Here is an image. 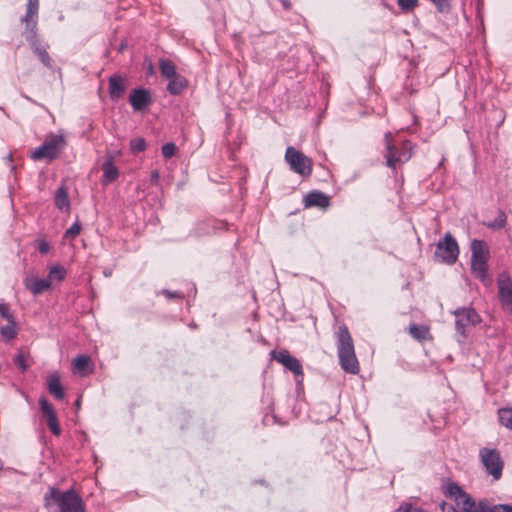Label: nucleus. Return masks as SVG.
Returning <instances> with one entry per match:
<instances>
[{
	"instance_id": "nucleus-25",
	"label": "nucleus",
	"mask_w": 512,
	"mask_h": 512,
	"mask_svg": "<svg viewBox=\"0 0 512 512\" xmlns=\"http://www.w3.org/2000/svg\"><path fill=\"white\" fill-rule=\"evenodd\" d=\"M506 223L507 216L503 210L499 209L495 219L493 221L486 222L485 226L493 230H500L506 226Z\"/></svg>"
},
{
	"instance_id": "nucleus-4",
	"label": "nucleus",
	"mask_w": 512,
	"mask_h": 512,
	"mask_svg": "<svg viewBox=\"0 0 512 512\" xmlns=\"http://www.w3.org/2000/svg\"><path fill=\"white\" fill-rule=\"evenodd\" d=\"M66 139L61 134L51 133L46 136L43 144L34 149V160H45L47 163L59 158L66 147Z\"/></svg>"
},
{
	"instance_id": "nucleus-37",
	"label": "nucleus",
	"mask_w": 512,
	"mask_h": 512,
	"mask_svg": "<svg viewBox=\"0 0 512 512\" xmlns=\"http://www.w3.org/2000/svg\"><path fill=\"white\" fill-rule=\"evenodd\" d=\"M37 244V248L42 255H46L50 252L51 246L45 239H38Z\"/></svg>"
},
{
	"instance_id": "nucleus-44",
	"label": "nucleus",
	"mask_w": 512,
	"mask_h": 512,
	"mask_svg": "<svg viewBox=\"0 0 512 512\" xmlns=\"http://www.w3.org/2000/svg\"><path fill=\"white\" fill-rule=\"evenodd\" d=\"M280 2H281L282 6H283V8L285 10H290L291 9L292 5H291V2L289 0H280Z\"/></svg>"
},
{
	"instance_id": "nucleus-23",
	"label": "nucleus",
	"mask_w": 512,
	"mask_h": 512,
	"mask_svg": "<svg viewBox=\"0 0 512 512\" xmlns=\"http://www.w3.org/2000/svg\"><path fill=\"white\" fill-rule=\"evenodd\" d=\"M159 65L163 77L170 79L175 78V76L178 75L176 67L172 61L168 59H161Z\"/></svg>"
},
{
	"instance_id": "nucleus-8",
	"label": "nucleus",
	"mask_w": 512,
	"mask_h": 512,
	"mask_svg": "<svg viewBox=\"0 0 512 512\" xmlns=\"http://www.w3.org/2000/svg\"><path fill=\"white\" fill-rule=\"evenodd\" d=\"M479 456L486 472L491 475L494 480H499L504 467V462L499 451L497 449L482 448L479 451Z\"/></svg>"
},
{
	"instance_id": "nucleus-38",
	"label": "nucleus",
	"mask_w": 512,
	"mask_h": 512,
	"mask_svg": "<svg viewBox=\"0 0 512 512\" xmlns=\"http://www.w3.org/2000/svg\"><path fill=\"white\" fill-rule=\"evenodd\" d=\"M14 363L18 366V368L21 371H25L26 370L27 366L25 364L24 357L21 354H18V355L15 356Z\"/></svg>"
},
{
	"instance_id": "nucleus-31",
	"label": "nucleus",
	"mask_w": 512,
	"mask_h": 512,
	"mask_svg": "<svg viewBox=\"0 0 512 512\" xmlns=\"http://www.w3.org/2000/svg\"><path fill=\"white\" fill-rule=\"evenodd\" d=\"M35 53L39 57L40 61L43 63V65L49 69H52V59L45 50V48L37 47L35 50Z\"/></svg>"
},
{
	"instance_id": "nucleus-43",
	"label": "nucleus",
	"mask_w": 512,
	"mask_h": 512,
	"mask_svg": "<svg viewBox=\"0 0 512 512\" xmlns=\"http://www.w3.org/2000/svg\"><path fill=\"white\" fill-rule=\"evenodd\" d=\"M159 172L157 170H154L151 172V182L154 184H157L159 181Z\"/></svg>"
},
{
	"instance_id": "nucleus-32",
	"label": "nucleus",
	"mask_w": 512,
	"mask_h": 512,
	"mask_svg": "<svg viewBox=\"0 0 512 512\" xmlns=\"http://www.w3.org/2000/svg\"><path fill=\"white\" fill-rule=\"evenodd\" d=\"M90 363V357L79 355L73 360L74 367L78 371H84Z\"/></svg>"
},
{
	"instance_id": "nucleus-40",
	"label": "nucleus",
	"mask_w": 512,
	"mask_h": 512,
	"mask_svg": "<svg viewBox=\"0 0 512 512\" xmlns=\"http://www.w3.org/2000/svg\"><path fill=\"white\" fill-rule=\"evenodd\" d=\"M398 511L399 512H421L420 509L413 507L411 504H406L404 506H400Z\"/></svg>"
},
{
	"instance_id": "nucleus-34",
	"label": "nucleus",
	"mask_w": 512,
	"mask_h": 512,
	"mask_svg": "<svg viewBox=\"0 0 512 512\" xmlns=\"http://www.w3.org/2000/svg\"><path fill=\"white\" fill-rule=\"evenodd\" d=\"M176 145L173 142L164 144L161 148L162 155L165 159H169L176 153Z\"/></svg>"
},
{
	"instance_id": "nucleus-1",
	"label": "nucleus",
	"mask_w": 512,
	"mask_h": 512,
	"mask_svg": "<svg viewBox=\"0 0 512 512\" xmlns=\"http://www.w3.org/2000/svg\"><path fill=\"white\" fill-rule=\"evenodd\" d=\"M337 352L341 368L350 374H358L360 365L355 354L352 336L345 324L338 327L336 332Z\"/></svg>"
},
{
	"instance_id": "nucleus-10",
	"label": "nucleus",
	"mask_w": 512,
	"mask_h": 512,
	"mask_svg": "<svg viewBox=\"0 0 512 512\" xmlns=\"http://www.w3.org/2000/svg\"><path fill=\"white\" fill-rule=\"evenodd\" d=\"M498 298L502 308L512 314V279L508 273H500L497 278Z\"/></svg>"
},
{
	"instance_id": "nucleus-28",
	"label": "nucleus",
	"mask_w": 512,
	"mask_h": 512,
	"mask_svg": "<svg viewBox=\"0 0 512 512\" xmlns=\"http://www.w3.org/2000/svg\"><path fill=\"white\" fill-rule=\"evenodd\" d=\"M65 276H66V270L63 267L53 266L50 269L47 277L53 283L54 281L61 282L62 280H64Z\"/></svg>"
},
{
	"instance_id": "nucleus-2",
	"label": "nucleus",
	"mask_w": 512,
	"mask_h": 512,
	"mask_svg": "<svg viewBox=\"0 0 512 512\" xmlns=\"http://www.w3.org/2000/svg\"><path fill=\"white\" fill-rule=\"evenodd\" d=\"M385 150L383 157L388 168L396 170L397 167L409 161L413 155V145L409 140L403 141L400 146L394 143L393 136L387 132L384 136Z\"/></svg>"
},
{
	"instance_id": "nucleus-13",
	"label": "nucleus",
	"mask_w": 512,
	"mask_h": 512,
	"mask_svg": "<svg viewBox=\"0 0 512 512\" xmlns=\"http://www.w3.org/2000/svg\"><path fill=\"white\" fill-rule=\"evenodd\" d=\"M129 102L135 111H142L152 102L150 92L144 88L134 89L130 94Z\"/></svg>"
},
{
	"instance_id": "nucleus-35",
	"label": "nucleus",
	"mask_w": 512,
	"mask_h": 512,
	"mask_svg": "<svg viewBox=\"0 0 512 512\" xmlns=\"http://www.w3.org/2000/svg\"><path fill=\"white\" fill-rule=\"evenodd\" d=\"M130 147L133 152H142L146 148V142L143 138H135L131 140Z\"/></svg>"
},
{
	"instance_id": "nucleus-39",
	"label": "nucleus",
	"mask_w": 512,
	"mask_h": 512,
	"mask_svg": "<svg viewBox=\"0 0 512 512\" xmlns=\"http://www.w3.org/2000/svg\"><path fill=\"white\" fill-rule=\"evenodd\" d=\"M0 315L1 317L7 319V320H11V315L9 313V307L7 304L5 303H0Z\"/></svg>"
},
{
	"instance_id": "nucleus-14",
	"label": "nucleus",
	"mask_w": 512,
	"mask_h": 512,
	"mask_svg": "<svg viewBox=\"0 0 512 512\" xmlns=\"http://www.w3.org/2000/svg\"><path fill=\"white\" fill-rule=\"evenodd\" d=\"M126 91V79L120 75L109 78V96L113 101L118 100Z\"/></svg>"
},
{
	"instance_id": "nucleus-22",
	"label": "nucleus",
	"mask_w": 512,
	"mask_h": 512,
	"mask_svg": "<svg viewBox=\"0 0 512 512\" xmlns=\"http://www.w3.org/2000/svg\"><path fill=\"white\" fill-rule=\"evenodd\" d=\"M55 205L62 211H69L70 201L68 198L67 189L65 187H60L57 189L55 193Z\"/></svg>"
},
{
	"instance_id": "nucleus-47",
	"label": "nucleus",
	"mask_w": 512,
	"mask_h": 512,
	"mask_svg": "<svg viewBox=\"0 0 512 512\" xmlns=\"http://www.w3.org/2000/svg\"><path fill=\"white\" fill-rule=\"evenodd\" d=\"M36 2H37V0H34V7L36 6Z\"/></svg>"
},
{
	"instance_id": "nucleus-17",
	"label": "nucleus",
	"mask_w": 512,
	"mask_h": 512,
	"mask_svg": "<svg viewBox=\"0 0 512 512\" xmlns=\"http://www.w3.org/2000/svg\"><path fill=\"white\" fill-rule=\"evenodd\" d=\"M47 389L49 393L56 399L60 400L64 398V390L60 382V376L58 373H52L47 376L46 379Z\"/></svg>"
},
{
	"instance_id": "nucleus-15",
	"label": "nucleus",
	"mask_w": 512,
	"mask_h": 512,
	"mask_svg": "<svg viewBox=\"0 0 512 512\" xmlns=\"http://www.w3.org/2000/svg\"><path fill=\"white\" fill-rule=\"evenodd\" d=\"M330 204L329 197L320 191H312L304 197L305 207L326 208Z\"/></svg>"
},
{
	"instance_id": "nucleus-46",
	"label": "nucleus",
	"mask_w": 512,
	"mask_h": 512,
	"mask_svg": "<svg viewBox=\"0 0 512 512\" xmlns=\"http://www.w3.org/2000/svg\"><path fill=\"white\" fill-rule=\"evenodd\" d=\"M2 468H3V463H2V461L0 460V471L2 470Z\"/></svg>"
},
{
	"instance_id": "nucleus-6",
	"label": "nucleus",
	"mask_w": 512,
	"mask_h": 512,
	"mask_svg": "<svg viewBox=\"0 0 512 512\" xmlns=\"http://www.w3.org/2000/svg\"><path fill=\"white\" fill-rule=\"evenodd\" d=\"M446 495L455 500L463 512H482V500L476 502L468 493H466L458 484L452 482L447 485Z\"/></svg>"
},
{
	"instance_id": "nucleus-16",
	"label": "nucleus",
	"mask_w": 512,
	"mask_h": 512,
	"mask_svg": "<svg viewBox=\"0 0 512 512\" xmlns=\"http://www.w3.org/2000/svg\"><path fill=\"white\" fill-rule=\"evenodd\" d=\"M471 269H472L473 274L478 279H480L486 286L491 285L492 279L487 274V270H488L487 261L471 259Z\"/></svg>"
},
{
	"instance_id": "nucleus-42",
	"label": "nucleus",
	"mask_w": 512,
	"mask_h": 512,
	"mask_svg": "<svg viewBox=\"0 0 512 512\" xmlns=\"http://www.w3.org/2000/svg\"><path fill=\"white\" fill-rule=\"evenodd\" d=\"M162 294H164L166 296V298H168V299L182 298V295L179 292H176V291L172 292V291H169V290H163Z\"/></svg>"
},
{
	"instance_id": "nucleus-12",
	"label": "nucleus",
	"mask_w": 512,
	"mask_h": 512,
	"mask_svg": "<svg viewBox=\"0 0 512 512\" xmlns=\"http://www.w3.org/2000/svg\"><path fill=\"white\" fill-rule=\"evenodd\" d=\"M271 356L274 360L281 363L286 369L295 375H303L302 366L297 358L292 356L287 350L272 351Z\"/></svg>"
},
{
	"instance_id": "nucleus-11",
	"label": "nucleus",
	"mask_w": 512,
	"mask_h": 512,
	"mask_svg": "<svg viewBox=\"0 0 512 512\" xmlns=\"http://www.w3.org/2000/svg\"><path fill=\"white\" fill-rule=\"evenodd\" d=\"M39 404L42 413V421L47 425L53 435L60 436L61 428L53 406L44 397L39 399Z\"/></svg>"
},
{
	"instance_id": "nucleus-26",
	"label": "nucleus",
	"mask_w": 512,
	"mask_h": 512,
	"mask_svg": "<svg viewBox=\"0 0 512 512\" xmlns=\"http://www.w3.org/2000/svg\"><path fill=\"white\" fill-rule=\"evenodd\" d=\"M498 419L501 425L512 430V407H504L499 409Z\"/></svg>"
},
{
	"instance_id": "nucleus-21",
	"label": "nucleus",
	"mask_w": 512,
	"mask_h": 512,
	"mask_svg": "<svg viewBox=\"0 0 512 512\" xmlns=\"http://www.w3.org/2000/svg\"><path fill=\"white\" fill-rule=\"evenodd\" d=\"M409 333L414 339H416L418 341H425V340L432 339L429 328H428V326H425V325L411 324L409 326Z\"/></svg>"
},
{
	"instance_id": "nucleus-30",
	"label": "nucleus",
	"mask_w": 512,
	"mask_h": 512,
	"mask_svg": "<svg viewBox=\"0 0 512 512\" xmlns=\"http://www.w3.org/2000/svg\"><path fill=\"white\" fill-rule=\"evenodd\" d=\"M0 333L5 340L13 339L16 336L15 323L12 320H10L9 324L3 326L0 329Z\"/></svg>"
},
{
	"instance_id": "nucleus-29",
	"label": "nucleus",
	"mask_w": 512,
	"mask_h": 512,
	"mask_svg": "<svg viewBox=\"0 0 512 512\" xmlns=\"http://www.w3.org/2000/svg\"><path fill=\"white\" fill-rule=\"evenodd\" d=\"M52 285V282L48 277L43 279L34 278V294L42 293L48 290Z\"/></svg>"
},
{
	"instance_id": "nucleus-18",
	"label": "nucleus",
	"mask_w": 512,
	"mask_h": 512,
	"mask_svg": "<svg viewBox=\"0 0 512 512\" xmlns=\"http://www.w3.org/2000/svg\"><path fill=\"white\" fill-rule=\"evenodd\" d=\"M471 259L472 260H488L489 250L487 244L482 240H473L471 242Z\"/></svg>"
},
{
	"instance_id": "nucleus-5",
	"label": "nucleus",
	"mask_w": 512,
	"mask_h": 512,
	"mask_svg": "<svg viewBox=\"0 0 512 512\" xmlns=\"http://www.w3.org/2000/svg\"><path fill=\"white\" fill-rule=\"evenodd\" d=\"M455 329L457 332V341L462 343L467 337V333L480 322V317L472 308H459L454 311Z\"/></svg>"
},
{
	"instance_id": "nucleus-41",
	"label": "nucleus",
	"mask_w": 512,
	"mask_h": 512,
	"mask_svg": "<svg viewBox=\"0 0 512 512\" xmlns=\"http://www.w3.org/2000/svg\"><path fill=\"white\" fill-rule=\"evenodd\" d=\"M440 507L442 512H460L453 505L446 502H442Z\"/></svg>"
},
{
	"instance_id": "nucleus-9",
	"label": "nucleus",
	"mask_w": 512,
	"mask_h": 512,
	"mask_svg": "<svg viewBox=\"0 0 512 512\" xmlns=\"http://www.w3.org/2000/svg\"><path fill=\"white\" fill-rule=\"evenodd\" d=\"M459 247L455 238L446 233L443 240H440L436 246L435 257L441 262L454 264L457 261Z\"/></svg>"
},
{
	"instance_id": "nucleus-36",
	"label": "nucleus",
	"mask_w": 512,
	"mask_h": 512,
	"mask_svg": "<svg viewBox=\"0 0 512 512\" xmlns=\"http://www.w3.org/2000/svg\"><path fill=\"white\" fill-rule=\"evenodd\" d=\"M397 3L403 11H411L417 6L418 0H397Z\"/></svg>"
},
{
	"instance_id": "nucleus-27",
	"label": "nucleus",
	"mask_w": 512,
	"mask_h": 512,
	"mask_svg": "<svg viewBox=\"0 0 512 512\" xmlns=\"http://www.w3.org/2000/svg\"><path fill=\"white\" fill-rule=\"evenodd\" d=\"M32 17V0H27L26 4V14L23 18H21V22L25 23V38L29 41L32 39V32L29 30V24Z\"/></svg>"
},
{
	"instance_id": "nucleus-3",
	"label": "nucleus",
	"mask_w": 512,
	"mask_h": 512,
	"mask_svg": "<svg viewBox=\"0 0 512 512\" xmlns=\"http://www.w3.org/2000/svg\"><path fill=\"white\" fill-rule=\"evenodd\" d=\"M45 500L48 505L52 500L59 507V512H85L82 498L73 489L60 492L55 488H50Z\"/></svg>"
},
{
	"instance_id": "nucleus-19",
	"label": "nucleus",
	"mask_w": 512,
	"mask_h": 512,
	"mask_svg": "<svg viewBox=\"0 0 512 512\" xmlns=\"http://www.w3.org/2000/svg\"><path fill=\"white\" fill-rule=\"evenodd\" d=\"M102 170H103V180H102L103 184L111 183V182L115 181L119 176L118 169L114 165L112 157H109L105 161V163L102 165Z\"/></svg>"
},
{
	"instance_id": "nucleus-24",
	"label": "nucleus",
	"mask_w": 512,
	"mask_h": 512,
	"mask_svg": "<svg viewBox=\"0 0 512 512\" xmlns=\"http://www.w3.org/2000/svg\"><path fill=\"white\" fill-rule=\"evenodd\" d=\"M482 512H512V505L509 504H489L488 500L482 499Z\"/></svg>"
},
{
	"instance_id": "nucleus-7",
	"label": "nucleus",
	"mask_w": 512,
	"mask_h": 512,
	"mask_svg": "<svg viewBox=\"0 0 512 512\" xmlns=\"http://www.w3.org/2000/svg\"><path fill=\"white\" fill-rule=\"evenodd\" d=\"M285 160L291 170L302 177H308L312 173V161L302 152L289 146L285 152Z\"/></svg>"
},
{
	"instance_id": "nucleus-45",
	"label": "nucleus",
	"mask_w": 512,
	"mask_h": 512,
	"mask_svg": "<svg viewBox=\"0 0 512 512\" xmlns=\"http://www.w3.org/2000/svg\"><path fill=\"white\" fill-rule=\"evenodd\" d=\"M25 286L27 289L32 290V279L29 277L25 278Z\"/></svg>"
},
{
	"instance_id": "nucleus-33",
	"label": "nucleus",
	"mask_w": 512,
	"mask_h": 512,
	"mask_svg": "<svg viewBox=\"0 0 512 512\" xmlns=\"http://www.w3.org/2000/svg\"><path fill=\"white\" fill-rule=\"evenodd\" d=\"M80 231L81 224L80 222L76 221L71 225L70 228L66 230L64 237L67 239H74L76 236L79 235Z\"/></svg>"
},
{
	"instance_id": "nucleus-20",
	"label": "nucleus",
	"mask_w": 512,
	"mask_h": 512,
	"mask_svg": "<svg viewBox=\"0 0 512 512\" xmlns=\"http://www.w3.org/2000/svg\"><path fill=\"white\" fill-rule=\"evenodd\" d=\"M168 80L167 91L172 95H179L187 87V80L179 74Z\"/></svg>"
}]
</instances>
